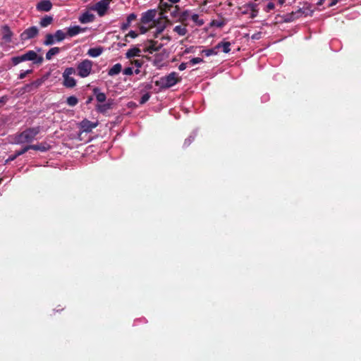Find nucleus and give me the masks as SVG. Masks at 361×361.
I'll list each match as a JSON object with an SVG mask.
<instances>
[{
	"label": "nucleus",
	"mask_w": 361,
	"mask_h": 361,
	"mask_svg": "<svg viewBox=\"0 0 361 361\" xmlns=\"http://www.w3.org/2000/svg\"><path fill=\"white\" fill-rule=\"evenodd\" d=\"M27 152V147L25 146L20 150L16 151L14 154L11 155L6 160V164L9 163L10 161H12L15 160L18 157L25 154Z\"/></svg>",
	"instance_id": "nucleus-21"
},
{
	"label": "nucleus",
	"mask_w": 361,
	"mask_h": 361,
	"mask_svg": "<svg viewBox=\"0 0 361 361\" xmlns=\"http://www.w3.org/2000/svg\"><path fill=\"white\" fill-rule=\"evenodd\" d=\"M169 23V20L167 17H164V18H161L156 20L155 23H153L152 27H157V32L155 37L161 33L166 27V24Z\"/></svg>",
	"instance_id": "nucleus-9"
},
{
	"label": "nucleus",
	"mask_w": 361,
	"mask_h": 361,
	"mask_svg": "<svg viewBox=\"0 0 361 361\" xmlns=\"http://www.w3.org/2000/svg\"><path fill=\"white\" fill-rule=\"evenodd\" d=\"M8 100V96L5 95L1 97H0V104L4 105L5 104Z\"/></svg>",
	"instance_id": "nucleus-47"
},
{
	"label": "nucleus",
	"mask_w": 361,
	"mask_h": 361,
	"mask_svg": "<svg viewBox=\"0 0 361 361\" xmlns=\"http://www.w3.org/2000/svg\"><path fill=\"white\" fill-rule=\"evenodd\" d=\"M324 1L325 0H319L317 4L318 6H321V5H322L324 4Z\"/></svg>",
	"instance_id": "nucleus-56"
},
{
	"label": "nucleus",
	"mask_w": 361,
	"mask_h": 361,
	"mask_svg": "<svg viewBox=\"0 0 361 361\" xmlns=\"http://www.w3.org/2000/svg\"><path fill=\"white\" fill-rule=\"evenodd\" d=\"M243 8H249L251 11L250 13V18L253 19L256 18L258 15V8H257V4L253 2H250L244 6H243Z\"/></svg>",
	"instance_id": "nucleus-17"
},
{
	"label": "nucleus",
	"mask_w": 361,
	"mask_h": 361,
	"mask_svg": "<svg viewBox=\"0 0 361 361\" xmlns=\"http://www.w3.org/2000/svg\"><path fill=\"white\" fill-rule=\"evenodd\" d=\"M140 70H139V68H137L135 71V74H139L140 73Z\"/></svg>",
	"instance_id": "nucleus-57"
},
{
	"label": "nucleus",
	"mask_w": 361,
	"mask_h": 361,
	"mask_svg": "<svg viewBox=\"0 0 361 361\" xmlns=\"http://www.w3.org/2000/svg\"><path fill=\"white\" fill-rule=\"evenodd\" d=\"M137 34L133 31V30H130L126 36H125V41L126 42H128V39H127V37H130L131 38H136L137 37Z\"/></svg>",
	"instance_id": "nucleus-40"
},
{
	"label": "nucleus",
	"mask_w": 361,
	"mask_h": 361,
	"mask_svg": "<svg viewBox=\"0 0 361 361\" xmlns=\"http://www.w3.org/2000/svg\"><path fill=\"white\" fill-rule=\"evenodd\" d=\"M98 126V123H93L87 118L83 119L78 123V126L81 130V133H90L92 129L95 128Z\"/></svg>",
	"instance_id": "nucleus-8"
},
{
	"label": "nucleus",
	"mask_w": 361,
	"mask_h": 361,
	"mask_svg": "<svg viewBox=\"0 0 361 361\" xmlns=\"http://www.w3.org/2000/svg\"><path fill=\"white\" fill-rule=\"evenodd\" d=\"M120 46H121H121H125V44L121 43V45H120Z\"/></svg>",
	"instance_id": "nucleus-62"
},
{
	"label": "nucleus",
	"mask_w": 361,
	"mask_h": 361,
	"mask_svg": "<svg viewBox=\"0 0 361 361\" xmlns=\"http://www.w3.org/2000/svg\"><path fill=\"white\" fill-rule=\"evenodd\" d=\"M25 54L28 61H32L35 64H42L44 61V58L42 56H38L33 50H29Z\"/></svg>",
	"instance_id": "nucleus-11"
},
{
	"label": "nucleus",
	"mask_w": 361,
	"mask_h": 361,
	"mask_svg": "<svg viewBox=\"0 0 361 361\" xmlns=\"http://www.w3.org/2000/svg\"><path fill=\"white\" fill-rule=\"evenodd\" d=\"M122 70V66L121 63H116L108 71V75L109 76H114L118 75Z\"/></svg>",
	"instance_id": "nucleus-26"
},
{
	"label": "nucleus",
	"mask_w": 361,
	"mask_h": 361,
	"mask_svg": "<svg viewBox=\"0 0 361 361\" xmlns=\"http://www.w3.org/2000/svg\"><path fill=\"white\" fill-rule=\"evenodd\" d=\"M190 11L186 10L182 12L179 16V21L183 23L186 21L189 17Z\"/></svg>",
	"instance_id": "nucleus-36"
},
{
	"label": "nucleus",
	"mask_w": 361,
	"mask_h": 361,
	"mask_svg": "<svg viewBox=\"0 0 361 361\" xmlns=\"http://www.w3.org/2000/svg\"><path fill=\"white\" fill-rule=\"evenodd\" d=\"M274 8H275L274 4L272 3V2H269L267 5V6H266L264 10H265L266 12H269L270 11L274 9Z\"/></svg>",
	"instance_id": "nucleus-44"
},
{
	"label": "nucleus",
	"mask_w": 361,
	"mask_h": 361,
	"mask_svg": "<svg viewBox=\"0 0 361 361\" xmlns=\"http://www.w3.org/2000/svg\"><path fill=\"white\" fill-rule=\"evenodd\" d=\"M56 39L54 35L52 34H47L45 36V40L44 41V44L46 46H50L55 43Z\"/></svg>",
	"instance_id": "nucleus-30"
},
{
	"label": "nucleus",
	"mask_w": 361,
	"mask_h": 361,
	"mask_svg": "<svg viewBox=\"0 0 361 361\" xmlns=\"http://www.w3.org/2000/svg\"><path fill=\"white\" fill-rule=\"evenodd\" d=\"M180 8L178 6H173V8H171V11H170L171 16L173 18H176L178 16L179 13Z\"/></svg>",
	"instance_id": "nucleus-38"
},
{
	"label": "nucleus",
	"mask_w": 361,
	"mask_h": 361,
	"mask_svg": "<svg viewBox=\"0 0 361 361\" xmlns=\"http://www.w3.org/2000/svg\"><path fill=\"white\" fill-rule=\"evenodd\" d=\"M149 98H150V94L149 92L144 94L140 98V104H145L149 99Z\"/></svg>",
	"instance_id": "nucleus-39"
},
{
	"label": "nucleus",
	"mask_w": 361,
	"mask_h": 361,
	"mask_svg": "<svg viewBox=\"0 0 361 361\" xmlns=\"http://www.w3.org/2000/svg\"><path fill=\"white\" fill-rule=\"evenodd\" d=\"M180 80L181 78L178 77L177 73L171 72L169 75L161 77L159 80L155 81V85L161 89H167L173 87Z\"/></svg>",
	"instance_id": "nucleus-2"
},
{
	"label": "nucleus",
	"mask_w": 361,
	"mask_h": 361,
	"mask_svg": "<svg viewBox=\"0 0 361 361\" xmlns=\"http://www.w3.org/2000/svg\"><path fill=\"white\" fill-rule=\"evenodd\" d=\"M93 92H94L96 99L98 102L103 103L106 101V94L103 92H100L99 89L98 87L94 88Z\"/></svg>",
	"instance_id": "nucleus-23"
},
{
	"label": "nucleus",
	"mask_w": 361,
	"mask_h": 361,
	"mask_svg": "<svg viewBox=\"0 0 361 361\" xmlns=\"http://www.w3.org/2000/svg\"><path fill=\"white\" fill-rule=\"evenodd\" d=\"M40 126L26 128L23 132L16 135L14 142L16 144L31 142L35 140V137L40 133Z\"/></svg>",
	"instance_id": "nucleus-1"
},
{
	"label": "nucleus",
	"mask_w": 361,
	"mask_h": 361,
	"mask_svg": "<svg viewBox=\"0 0 361 361\" xmlns=\"http://www.w3.org/2000/svg\"><path fill=\"white\" fill-rule=\"evenodd\" d=\"M132 63L134 64L137 68H140L143 64V61L136 59L133 60Z\"/></svg>",
	"instance_id": "nucleus-46"
},
{
	"label": "nucleus",
	"mask_w": 361,
	"mask_h": 361,
	"mask_svg": "<svg viewBox=\"0 0 361 361\" xmlns=\"http://www.w3.org/2000/svg\"><path fill=\"white\" fill-rule=\"evenodd\" d=\"M261 35H262L261 32L255 33L252 36V39H259L261 38Z\"/></svg>",
	"instance_id": "nucleus-49"
},
{
	"label": "nucleus",
	"mask_w": 361,
	"mask_h": 361,
	"mask_svg": "<svg viewBox=\"0 0 361 361\" xmlns=\"http://www.w3.org/2000/svg\"><path fill=\"white\" fill-rule=\"evenodd\" d=\"M26 147H27V151L29 149H34V150L40 151V152H47L50 149L49 145H48L47 142H42V143H39L37 145H27Z\"/></svg>",
	"instance_id": "nucleus-14"
},
{
	"label": "nucleus",
	"mask_w": 361,
	"mask_h": 361,
	"mask_svg": "<svg viewBox=\"0 0 361 361\" xmlns=\"http://www.w3.org/2000/svg\"><path fill=\"white\" fill-rule=\"evenodd\" d=\"M11 63L13 66H16L18 63L28 61L26 54H22L20 56H13L11 59Z\"/></svg>",
	"instance_id": "nucleus-22"
},
{
	"label": "nucleus",
	"mask_w": 361,
	"mask_h": 361,
	"mask_svg": "<svg viewBox=\"0 0 361 361\" xmlns=\"http://www.w3.org/2000/svg\"><path fill=\"white\" fill-rule=\"evenodd\" d=\"M103 48L101 47L91 48L88 50L87 54L92 57H97L102 54Z\"/></svg>",
	"instance_id": "nucleus-28"
},
{
	"label": "nucleus",
	"mask_w": 361,
	"mask_h": 361,
	"mask_svg": "<svg viewBox=\"0 0 361 361\" xmlns=\"http://www.w3.org/2000/svg\"><path fill=\"white\" fill-rule=\"evenodd\" d=\"M230 46L231 43L229 42H221L215 46V49L217 50L220 48H222L223 51L227 54L231 51Z\"/></svg>",
	"instance_id": "nucleus-27"
},
{
	"label": "nucleus",
	"mask_w": 361,
	"mask_h": 361,
	"mask_svg": "<svg viewBox=\"0 0 361 361\" xmlns=\"http://www.w3.org/2000/svg\"><path fill=\"white\" fill-rule=\"evenodd\" d=\"M75 73V69L72 67L66 68L63 73V85L68 88L74 87L76 85V80L71 77V75Z\"/></svg>",
	"instance_id": "nucleus-4"
},
{
	"label": "nucleus",
	"mask_w": 361,
	"mask_h": 361,
	"mask_svg": "<svg viewBox=\"0 0 361 361\" xmlns=\"http://www.w3.org/2000/svg\"><path fill=\"white\" fill-rule=\"evenodd\" d=\"M39 30L36 26H32L25 30L20 34V39L22 41H26L32 39L38 35Z\"/></svg>",
	"instance_id": "nucleus-7"
},
{
	"label": "nucleus",
	"mask_w": 361,
	"mask_h": 361,
	"mask_svg": "<svg viewBox=\"0 0 361 361\" xmlns=\"http://www.w3.org/2000/svg\"><path fill=\"white\" fill-rule=\"evenodd\" d=\"M110 1L111 0H101L92 7V10L97 11L99 16H103L109 7Z\"/></svg>",
	"instance_id": "nucleus-5"
},
{
	"label": "nucleus",
	"mask_w": 361,
	"mask_h": 361,
	"mask_svg": "<svg viewBox=\"0 0 361 361\" xmlns=\"http://www.w3.org/2000/svg\"><path fill=\"white\" fill-rule=\"evenodd\" d=\"M297 13H302V11H301V9H298V11H297Z\"/></svg>",
	"instance_id": "nucleus-59"
},
{
	"label": "nucleus",
	"mask_w": 361,
	"mask_h": 361,
	"mask_svg": "<svg viewBox=\"0 0 361 361\" xmlns=\"http://www.w3.org/2000/svg\"><path fill=\"white\" fill-rule=\"evenodd\" d=\"M141 50L137 47H133L128 50L126 54V56L127 59H130L134 56H140Z\"/></svg>",
	"instance_id": "nucleus-24"
},
{
	"label": "nucleus",
	"mask_w": 361,
	"mask_h": 361,
	"mask_svg": "<svg viewBox=\"0 0 361 361\" xmlns=\"http://www.w3.org/2000/svg\"><path fill=\"white\" fill-rule=\"evenodd\" d=\"M173 5L172 4H169L164 1V0H159L158 8L160 11L159 14L161 16V18L166 17L165 16V13L169 11L170 12L171 11V8H173Z\"/></svg>",
	"instance_id": "nucleus-10"
},
{
	"label": "nucleus",
	"mask_w": 361,
	"mask_h": 361,
	"mask_svg": "<svg viewBox=\"0 0 361 361\" xmlns=\"http://www.w3.org/2000/svg\"><path fill=\"white\" fill-rule=\"evenodd\" d=\"M113 104H114L113 100L112 99H109L107 101V102L105 103V104H102L97 105L96 109H97V111H99L100 113H102V114H104L108 110L112 109Z\"/></svg>",
	"instance_id": "nucleus-19"
},
{
	"label": "nucleus",
	"mask_w": 361,
	"mask_h": 361,
	"mask_svg": "<svg viewBox=\"0 0 361 361\" xmlns=\"http://www.w3.org/2000/svg\"><path fill=\"white\" fill-rule=\"evenodd\" d=\"M173 31L180 36H184L188 32V30L186 29V27L181 25H176L173 28Z\"/></svg>",
	"instance_id": "nucleus-32"
},
{
	"label": "nucleus",
	"mask_w": 361,
	"mask_h": 361,
	"mask_svg": "<svg viewBox=\"0 0 361 361\" xmlns=\"http://www.w3.org/2000/svg\"><path fill=\"white\" fill-rule=\"evenodd\" d=\"M171 4H177L178 3L180 0H168Z\"/></svg>",
	"instance_id": "nucleus-55"
},
{
	"label": "nucleus",
	"mask_w": 361,
	"mask_h": 361,
	"mask_svg": "<svg viewBox=\"0 0 361 361\" xmlns=\"http://www.w3.org/2000/svg\"><path fill=\"white\" fill-rule=\"evenodd\" d=\"M123 74L126 75H131L133 73V68L131 67L126 68L123 70Z\"/></svg>",
	"instance_id": "nucleus-45"
},
{
	"label": "nucleus",
	"mask_w": 361,
	"mask_h": 361,
	"mask_svg": "<svg viewBox=\"0 0 361 361\" xmlns=\"http://www.w3.org/2000/svg\"><path fill=\"white\" fill-rule=\"evenodd\" d=\"M240 9H243L242 14H243V15L247 14L249 13V11H250L249 8H243V7L240 8Z\"/></svg>",
	"instance_id": "nucleus-52"
},
{
	"label": "nucleus",
	"mask_w": 361,
	"mask_h": 361,
	"mask_svg": "<svg viewBox=\"0 0 361 361\" xmlns=\"http://www.w3.org/2000/svg\"><path fill=\"white\" fill-rule=\"evenodd\" d=\"M32 72V70L30 69V70H27L24 72L20 73L18 75V79L21 80V79L25 78L27 75L31 73Z\"/></svg>",
	"instance_id": "nucleus-42"
},
{
	"label": "nucleus",
	"mask_w": 361,
	"mask_h": 361,
	"mask_svg": "<svg viewBox=\"0 0 361 361\" xmlns=\"http://www.w3.org/2000/svg\"><path fill=\"white\" fill-rule=\"evenodd\" d=\"M338 2V0H332L331 2L329 4V7H331L337 4Z\"/></svg>",
	"instance_id": "nucleus-51"
},
{
	"label": "nucleus",
	"mask_w": 361,
	"mask_h": 361,
	"mask_svg": "<svg viewBox=\"0 0 361 361\" xmlns=\"http://www.w3.org/2000/svg\"><path fill=\"white\" fill-rule=\"evenodd\" d=\"M54 18L51 16H45L39 21V25L42 27H46L53 23Z\"/></svg>",
	"instance_id": "nucleus-25"
},
{
	"label": "nucleus",
	"mask_w": 361,
	"mask_h": 361,
	"mask_svg": "<svg viewBox=\"0 0 361 361\" xmlns=\"http://www.w3.org/2000/svg\"><path fill=\"white\" fill-rule=\"evenodd\" d=\"M203 62V59L202 58H200V57H196V58H192L190 61V63L192 65H195V64H197V63H202Z\"/></svg>",
	"instance_id": "nucleus-41"
},
{
	"label": "nucleus",
	"mask_w": 361,
	"mask_h": 361,
	"mask_svg": "<svg viewBox=\"0 0 361 361\" xmlns=\"http://www.w3.org/2000/svg\"><path fill=\"white\" fill-rule=\"evenodd\" d=\"M120 46H121H121H125V44L121 43V45H120Z\"/></svg>",
	"instance_id": "nucleus-61"
},
{
	"label": "nucleus",
	"mask_w": 361,
	"mask_h": 361,
	"mask_svg": "<svg viewBox=\"0 0 361 361\" xmlns=\"http://www.w3.org/2000/svg\"><path fill=\"white\" fill-rule=\"evenodd\" d=\"M215 25L218 27H222L224 25V23H223V22H217V23H215Z\"/></svg>",
	"instance_id": "nucleus-53"
},
{
	"label": "nucleus",
	"mask_w": 361,
	"mask_h": 361,
	"mask_svg": "<svg viewBox=\"0 0 361 361\" xmlns=\"http://www.w3.org/2000/svg\"><path fill=\"white\" fill-rule=\"evenodd\" d=\"M44 80H45V78H39V79L33 81L30 85H27V87L34 86L36 88L39 87V86H41L43 84Z\"/></svg>",
	"instance_id": "nucleus-37"
},
{
	"label": "nucleus",
	"mask_w": 361,
	"mask_h": 361,
	"mask_svg": "<svg viewBox=\"0 0 361 361\" xmlns=\"http://www.w3.org/2000/svg\"><path fill=\"white\" fill-rule=\"evenodd\" d=\"M187 67V63H181L179 66H178V69L180 71H184Z\"/></svg>",
	"instance_id": "nucleus-50"
},
{
	"label": "nucleus",
	"mask_w": 361,
	"mask_h": 361,
	"mask_svg": "<svg viewBox=\"0 0 361 361\" xmlns=\"http://www.w3.org/2000/svg\"><path fill=\"white\" fill-rule=\"evenodd\" d=\"M192 140L193 139H190V138L186 139L185 141V145H189L190 144V142L192 141Z\"/></svg>",
	"instance_id": "nucleus-54"
},
{
	"label": "nucleus",
	"mask_w": 361,
	"mask_h": 361,
	"mask_svg": "<svg viewBox=\"0 0 361 361\" xmlns=\"http://www.w3.org/2000/svg\"><path fill=\"white\" fill-rule=\"evenodd\" d=\"M52 8V4L49 0H42L36 6V8L39 11H49Z\"/></svg>",
	"instance_id": "nucleus-13"
},
{
	"label": "nucleus",
	"mask_w": 361,
	"mask_h": 361,
	"mask_svg": "<svg viewBox=\"0 0 361 361\" xmlns=\"http://www.w3.org/2000/svg\"><path fill=\"white\" fill-rule=\"evenodd\" d=\"M148 89H151L152 88V85H149L148 87H147Z\"/></svg>",
	"instance_id": "nucleus-60"
},
{
	"label": "nucleus",
	"mask_w": 361,
	"mask_h": 361,
	"mask_svg": "<svg viewBox=\"0 0 361 361\" xmlns=\"http://www.w3.org/2000/svg\"><path fill=\"white\" fill-rule=\"evenodd\" d=\"M67 104L71 106H74L78 103V99L75 96H70L66 99Z\"/></svg>",
	"instance_id": "nucleus-34"
},
{
	"label": "nucleus",
	"mask_w": 361,
	"mask_h": 361,
	"mask_svg": "<svg viewBox=\"0 0 361 361\" xmlns=\"http://www.w3.org/2000/svg\"><path fill=\"white\" fill-rule=\"evenodd\" d=\"M1 33H2V39L6 42H11L12 40V37L13 35V33L11 30L9 26L7 25H4L1 26Z\"/></svg>",
	"instance_id": "nucleus-12"
},
{
	"label": "nucleus",
	"mask_w": 361,
	"mask_h": 361,
	"mask_svg": "<svg viewBox=\"0 0 361 361\" xmlns=\"http://www.w3.org/2000/svg\"><path fill=\"white\" fill-rule=\"evenodd\" d=\"M218 53L216 49H215V47L212 49H202L201 51V54L205 55L206 56H209L212 55H216Z\"/></svg>",
	"instance_id": "nucleus-33"
},
{
	"label": "nucleus",
	"mask_w": 361,
	"mask_h": 361,
	"mask_svg": "<svg viewBox=\"0 0 361 361\" xmlns=\"http://www.w3.org/2000/svg\"><path fill=\"white\" fill-rule=\"evenodd\" d=\"M279 3H280L281 4H283L284 3V0H279Z\"/></svg>",
	"instance_id": "nucleus-58"
},
{
	"label": "nucleus",
	"mask_w": 361,
	"mask_h": 361,
	"mask_svg": "<svg viewBox=\"0 0 361 361\" xmlns=\"http://www.w3.org/2000/svg\"><path fill=\"white\" fill-rule=\"evenodd\" d=\"M2 180H3L2 178H0V184H1V182H2Z\"/></svg>",
	"instance_id": "nucleus-63"
},
{
	"label": "nucleus",
	"mask_w": 361,
	"mask_h": 361,
	"mask_svg": "<svg viewBox=\"0 0 361 361\" xmlns=\"http://www.w3.org/2000/svg\"><path fill=\"white\" fill-rule=\"evenodd\" d=\"M61 51L59 47H53L51 48L46 54V59L51 60L52 57L56 54H58Z\"/></svg>",
	"instance_id": "nucleus-29"
},
{
	"label": "nucleus",
	"mask_w": 361,
	"mask_h": 361,
	"mask_svg": "<svg viewBox=\"0 0 361 361\" xmlns=\"http://www.w3.org/2000/svg\"><path fill=\"white\" fill-rule=\"evenodd\" d=\"M148 42L149 45L145 47L144 51L149 54H152L154 51H159L162 47L161 44L158 45V42L157 41L149 40Z\"/></svg>",
	"instance_id": "nucleus-16"
},
{
	"label": "nucleus",
	"mask_w": 361,
	"mask_h": 361,
	"mask_svg": "<svg viewBox=\"0 0 361 361\" xmlns=\"http://www.w3.org/2000/svg\"><path fill=\"white\" fill-rule=\"evenodd\" d=\"M137 19V15L134 13L129 14L127 16L126 21L123 23L121 25V29L126 31L130 26L131 23Z\"/></svg>",
	"instance_id": "nucleus-18"
},
{
	"label": "nucleus",
	"mask_w": 361,
	"mask_h": 361,
	"mask_svg": "<svg viewBox=\"0 0 361 361\" xmlns=\"http://www.w3.org/2000/svg\"><path fill=\"white\" fill-rule=\"evenodd\" d=\"M191 18L194 23H195L198 26H202L204 25V21L202 19L199 18V16L197 14H192L191 16Z\"/></svg>",
	"instance_id": "nucleus-35"
},
{
	"label": "nucleus",
	"mask_w": 361,
	"mask_h": 361,
	"mask_svg": "<svg viewBox=\"0 0 361 361\" xmlns=\"http://www.w3.org/2000/svg\"><path fill=\"white\" fill-rule=\"evenodd\" d=\"M92 69V61L85 59L79 63L77 66L78 75L81 78L87 77Z\"/></svg>",
	"instance_id": "nucleus-3"
},
{
	"label": "nucleus",
	"mask_w": 361,
	"mask_h": 361,
	"mask_svg": "<svg viewBox=\"0 0 361 361\" xmlns=\"http://www.w3.org/2000/svg\"><path fill=\"white\" fill-rule=\"evenodd\" d=\"M54 35L55 37V39H56V42H61L67 36V32L66 33V32H64L61 30H58L56 31V32L54 33Z\"/></svg>",
	"instance_id": "nucleus-31"
},
{
	"label": "nucleus",
	"mask_w": 361,
	"mask_h": 361,
	"mask_svg": "<svg viewBox=\"0 0 361 361\" xmlns=\"http://www.w3.org/2000/svg\"><path fill=\"white\" fill-rule=\"evenodd\" d=\"M152 27V26H150L149 27H147L144 26L143 24H142V25H140L139 27V30H140V32L141 34H145Z\"/></svg>",
	"instance_id": "nucleus-43"
},
{
	"label": "nucleus",
	"mask_w": 361,
	"mask_h": 361,
	"mask_svg": "<svg viewBox=\"0 0 361 361\" xmlns=\"http://www.w3.org/2000/svg\"><path fill=\"white\" fill-rule=\"evenodd\" d=\"M87 27H81L79 25H75L73 27H70L67 30V36L72 37L80 32H83L87 30Z\"/></svg>",
	"instance_id": "nucleus-15"
},
{
	"label": "nucleus",
	"mask_w": 361,
	"mask_h": 361,
	"mask_svg": "<svg viewBox=\"0 0 361 361\" xmlns=\"http://www.w3.org/2000/svg\"><path fill=\"white\" fill-rule=\"evenodd\" d=\"M197 47H193V46H191L190 47H188L185 49L184 51V53L185 54H188V53H190V52H194L195 51V49H196Z\"/></svg>",
	"instance_id": "nucleus-48"
},
{
	"label": "nucleus",
	"mask_w": 361,
	"mask_h": 361,
	"mask_svg": "<svg viewBox=\"0 0 361 361\" xmlns=\"http://www.w3.org/2000/svg\"><path fill=\"white\" fill-rule=\"evenodd\" d=\"M95 16L94 14L89 13L88 11H86L83 13L80 17H79V21L81 23H92L94 20Z\"/></svg>",
	"instance_id": "nucleus-20"
},
{
	"label": "nucleus",
	"mask_w": 361,
	"mask_h": 361,
	"mask_svg": "<svg viewBox=\"0 0 361 361\" xmlns=\"http://www.w3.org/2000/svg\"><path fill=\"white\" fill-rule=\"evenodd\" d=\"M157 13V11L156 9H149L146 12L142 13L140 18V23L143 25L148 24L151 22L153 23H155L156 20H154V18Z\"/></svg>",
	"instance_id": "nucleus-6"
}]
</instances>
